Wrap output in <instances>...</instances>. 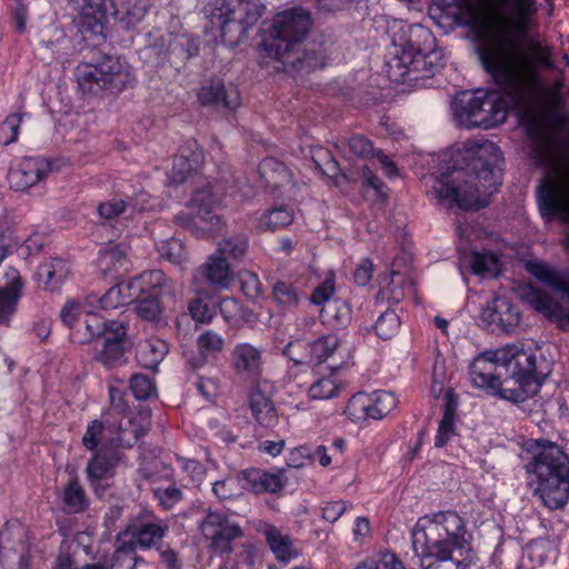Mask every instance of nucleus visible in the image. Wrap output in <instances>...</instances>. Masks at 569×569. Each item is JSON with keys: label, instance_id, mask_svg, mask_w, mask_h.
I'll list each match as a JSON object with an SVG mask.
<instances>
[{"label": "nucleus", "instance_id": "f257e3e1", "mask_svg": "<svg viewBox=\"0 0 569 569\" xmlns=\"http://www.w3.org/2000/svg\"><path fill=\"white\" fill-rule=\"evenodd\" d=\"M468 17L465 22L477 29L482 42L476 47L478 59L493 80L520 91L537 80L536 59L525 50L511 30L522 32L526 19L535 13V0H515L519 14L517 21L489 11L481 3L465 0Z\"/></svg>", "mask_w": 569, "mask_h": 569}, {"label": "nucleus", "instance_id": "f03ea898", "mask_svg": "<svg viewBox=\"0 0 569 569\" xmlns=\"http://www.w3.org/2000/svg\"><path fill=\"white\" fill-rule=\"evenodd\" d=\"M466 167L455 169L435 187L440 202L471 211L483 208L501 184L500 148L492 141L473 142L463 151Z\"/></svg>", "mask_w": 569, "mask_h": 569}, {"label": "nucleus", "instance_id": "7ed1b4c3", "mask_svg": "<svg viewBox=\"0 0 569 569\" xmlns=\"http://www.w3.org/2000/svg\"><path fill=\"white\" fill-rule=\"evenodd\" d=\"M466 526L456 511L420 517L411 531L412 549L422 569H465L455 550L467 547Z\"/></svg>", "mask_w": 569, "mask_h": 569}, {"label": "nucleus", "instance_id": "20e7f679", "mask_svg": "<svg viewBox=\"0 0 569 569\" xmlns=\"http://www.w3.org/2000/svg\"><path fill=\"white\" fill-rule=\"evenodd\" d=\"M263 9L259 0L210 1L203 7L204 29L219 36L224 44L236 47L262 17Z\"/></svg>", "mask_w": 569, "mask_h": 569}, {"label": "nucleus", "instance_id": "39448f33", "mask_svg": "<svg viewBox=\"0 0 569 569\" xmlns=\"http://www.w3.org/2000/svg\"><path fill=\"white\" fill-rule=\"evenodd\" d=\"M495 360L506 370L499 378L496 393L513 403H520L535 396L541 386L537 377L535 353L507 345L492 352Z\"/></svg>", "mask_w": 569, "mask_h": 569}, {"label": "nucleus", "instance_id": "423d86ee", "mask_svg": "<svg viewBox=\"0 0 569 569\" xmlns=\"http://www.w3.org/2000/svg\"><path fill=\"white\" fill-rule=\"evenodd\" d=\"M311 26L310 13L302 8L284 10L273 17L262 42L268 56L283 64L296 66L301 60V47Z\"/></svg>", "mask_w": 569, "mask_h": 569}, {"label": "nucleus", "instance_id": "0eeeda50", "mask_svg": "<svg viewBox=\"0 0 569 569\" xmlns=\"http://www.w3.org/2000/svg\"><path fill=\"white\" fill-rule=\"evenodd\" d=\"M541 216L551 220L569 221V154L556 158L537 191Z\"/></svg>", "mask_w": 569, "mask_h": 569}, {"label": "nucleus", "instance_id": "6e6552de", "mask_svg": "<svg viewBox=\"0 0 569 569\" xmlns=\"http://www.w3.org/2000/svg\"><path fill=\"white\" fill-rule=\"evenodd\" d=\"M389 64L391 69H397L393 76L403 80L406 77H410V80L430 78L441 67V54L436 50L423 53L409 43Z\"/></svg>", "mask_w": 569, "mask_h": 569}, {"label": "nucleus", "instance_id": "1a4fd4ad", "mask_svg": "<svg viewBox=\"0 0 569 569\" xmlns=\"http://www.w3.org/2000/svg\"><path fill=\"white\" fill-rule=\"evenodd\" d=\"M203 537L210 541V549L214 552L231 553L233 541L243 536L240 526L219 512L209 511L200 523Z\"/></svg>", "mask_w": 569, "mask_h": 569}, {"label": "nucleus", "instance_id": "9d476101", "mask_svg": "<svg viewBox=\"0 0 569 569\" xmlns=\"http://www.w3.org/2000/svg\"><path fill=\"white\" fill-rule=\"evenodd\" d=\"M100 348L96 347L93 358L108 369L126 362L124 352L128 345L127 328L122 322L111 320L109 328L100 338Z\"/></svg>", "mask_w": 569, "mask_h": 569}, {"label": "nucleus", "instance_id": "9b49d317", "mask_svg": "<svg viewBox=\"0 0 569 569\" xmlns=\"http://www.w3.org/2000/svg\"><path fill=\"white\" fill-rule=\"evenodd\" d=\"M481 320L491 331L515 333L521 323V312L517 305L505 297H495L482 308Z\"/></svg>", "mask_w": 569, "mask_h": 569}, {"label": "nucleus", "instance_id": "f8f14e48", "mask_svg": "<svg viewBox=\"0 0 569 569\" xmlns=\"http://www.w3.org/2000/svg\"><path fill=\"white\" fill-rule=\"evenodd\" d=\"M149 421L141 415H124L118 422L107 421L106 443L111 448H131L137 441L149 431Z\"/></svg>", "mask_w": 569, "mask_h": 569}, {"label": "nucleus", "instance_id": "ddd939ff", "mask_svg": "<svg viewBox=\"0 0 569 569\" xmlns=\"http://www.w3.org/2000/svg\"><path fill=\"white\" fill-rule=\"evenodd\" d=\"M52 171V163L44 157H24L8 174L9 183L16 191H26L44 180Z\"/></svg>", "mask_w": 569, "mask_h": 569}, {"label": "nucleus", "instance_id": "4468645a", "mask_svg": "<svg viewBox=\"0 0 569 569\" xmlns=\"http://www.w3.org/2000/svg\"><path fill=\"white\" fill-rule=\"evenodd\" d=\"M340 346V340L336 335H325L308 345L309 353L300 356L298 350L305 347L301 341L290 342L286 347V355L297 365L319 366L331 358Z\"/></svg>", "mask_w": 569, "mask_h": 569}, {"label": "nucleus", "instance_id": "2eb2a0df", "mask_svg": "<svg viewBox=\"0 0 569 569\" xmlns=\"http://www.w3.org/2000/svg\"><path fill=\"white\" fill-rule=\"evenodd\" d=\"M132 519L134 521L129 526L133 538L131 545L141 549H150L157 546L168 530V526L150 511H140Z\"/></svg>", "mask_w": 569, "mask_h": 569}, {"label": "nucleus", "instance_id": "dca6fc26", "mask_svg": "<svg viewBox=\"0 0 569 569\" xmlns=\"http://www.w3.org/2000/svg\"><path fill=\"white\" fill-rule=\"evenodd\" d=\"M528 471H533L537 478H546L555 475H563L569 471L568 456L557 445H548L536 455L527 466Z\"/></svg>", "mask_w": 569, "mask_h": 569}, {"label": "nucleus", "instance_id": "f3484780", "mask_svg": "<svg viewBox=\"0 0 569 569\" xmlns=\"http://www.w3.org/2000/svg\"><path fill=\"white\" fill-rule=\"evenodd\" d=\"M96 63L100 77L106 79V86L110 93L121 92L134 80L130 67L119 57L103 56Z\"/></svg>", "mask_w": 569, "mask_h": 569}, {"label": "nucleus", "instance_id": "a211bd4d", "mask_svg": "<svg viewBox=\"0 0 569 569\" xmlns=\"http://www.w3.org/2000/svg\"><path fill=\"white\" fill-rule=\"evenodd\" d=\"M537 492L549 509H561L569 500V471L539 478Z\"/></svg>", "mask_w": 569, "mask_h": 569}, {"label": "nucleus", "instance_id": "6ab92c4d", "mask_svg": "<svg viewBox=\"0 0 569 569\" xmlns=\"http://www.w3.org/2000/svg\"><path fill=\"white\" fill-rule=\"evenodd\" d=\"M231 366L237 375L256 379L262 367V352L248 342L238 343L231 351Z\"/></svg>", "mask_w": 569, "mask_h": 569}, {"label": "nucleus", "instance_id": "aec40b11", "mask_svg": "<svg viewBox=\"0 0 569 569\" xmlns=\"http://www.w3.org/2000/svg\"><path fill=\"white\" fill-rule=\"evenodd\" d=\"M198 99L202 104L233 110L240 104V96L236 88H227L220 80H210L202 84L198 92Z\"/></svg>", "mask_w": 569, "mask_h": 569}, {"label": "nucleus", "instance_id": "412c9836", "mask_svg": "<svg viewBox=\"0 0 569 569\" xmlns=\"http://www.w3.org/2000/svg\"><path fill=\"white\" fill-rule=\"evenodd\" d=\"M69 48L70 39L62 28L52 24L42 31L38 52L44 62L51 63L66 57Z\"/></svg>", "mask_w": 569, "mask_h": 569}, {"label": "nucleus", "instance_id": "4be33fe9", "mask_svg": "<svg viewBox=\"0 0 569 569\" xmlns=\"http://www.w3.org/2000/svg\"><path fill=\"white\" fill-rule=\"evenodd\" d=\"M493 351L487 352L473 360L470 366V378L478 388H488L496 391L502 369L495 360Z\"/></svg>", "mask_w": 569, "mask_h": 569}, {"label": "nucleus", "instance_id": "5701e85b", "mask_svg": "<svg viewBox=\"0 0 569 569\" xmlns=\"http://www.w3.org/2000/svg\"><path fill=\"white\" fill-rule=\"evenodd\" d=\"M478 113L480 120L477 121V127L489 129L506 120L508 104L499 92L486 91Z\"/></svg>", "mask_w": 569, "mask_h": 569}, {"label": "nucleus", "instance_id": "b1692460", "mask_svg": "<svg viewBox=\"0 0 569 569\" xmlns=\"http://www.w3.org/2000/svg\"><path fill=\"white\" fill-rule=\"evenodd\" d=\"M486 94L485 90L478 89L473 93L463 92L459 96L453 104V110L459 122L467 128L477 127V113L481 109L482 99Z\"/></svg>", "mask_w": 569, "mask_h": 569}, {"label": "nucleus", "instance_id": "393cba45", "mask_svg": "<svg viewBox=\"0 0 569 569\" xmlns=\"http://www.w3.org/2000/svg\"><path fill=\"white\" fill-rule=\"evenodd\" d=\"M78 89L83 94L100 96L108 92L106 79L100 77L96 62H80L74 70Z\"/></svg>", "mask_w": 569, "mask_h": 569}, {"label": "nucleus", "instance_id": "a878e982", "mask_svg": "<svg viewBox=\"0 0 569 569\" xmlns=\"http://www.w3.org/2000/svg\"><path fill=\"white\" fill-rule=\"evenodd\" d=\"M117 448H99L93 457L88 461L87 475L91 480H102L108 478L120 461V455Z\"/></svg>", "mask_w": 569, "mask_h": 569}, {"label": "nucleus", "instance_id": "bb28decb", "mask_svg": "<svg viewBox=\"0 0 569 569\" xmlns=\"http://www.w3.org/2000/svg\"><path fill=\"white\" fill-rule=\"evenodd\" d=\"M263 535L277 560L288 562L299 556L289 535L283 533L274 526L267 525L263 529Z\"/></svg>", "mask_w": 569, "mask_h": 569}, {"label": "nucleus", "instance_id": "cd10ccee", "mask_svg": "<svg viewBox=\"0 0 569 569\" xmlns=\"http://www.w3.org/2000/svg\"><path fill=\"white\" fill-rule=\"evenodd\" d=\"M249 407L257 422L263 427L272 428L278 422V413L272 400L259 388L249 393Z\"/></svg>", "mask_w": 569, "mask_h": 569}, {"label": "nucleus", "instance_id": "c85d7f7f", "mask_svg": "<svg viewBox=\"0 0 569 569\" xmlns=\"http://www.w3.org/2000/svg\"><path fill=\"white\" fill-rule=\"evenodd\" d=\"M202 271L208 282L218 289H227L233 280V272L227 261V257L213 253L202 266Z\"/></svg>", "mask_w": 569, "mask_h": 569}, {"label": "nucleus", "instance_id": "c756f323", "mask_svg": "<svg viewBox=\"0 0 569 569\" xmlns=\"http://www.w3.org/2000/svg\"><path fill=\"white\" fill-rule=\"evenodd\" d=\"M109 328V321H104L98 313L89 311L83 315L80 323H77L71 339L77 343H87L94 338H101Z\"/></svg>", "mask_w": 569, "mask_h": 569}, {"label": "nucleus", "instance_id": "7c9ffc66", "mask_svg": "<svg viewBox=\"0 0 569 569\" xmlns=\"http://www.w3.org/2000/svg\"><path fill=\"white\" fill-rule=\"evenodd\" d=\"M258 171L264 183L273 189L291 183L292 174L290 170L276 158L263 159L259 163Z\"/></svg>", "mask_w": 569, "mask_h": 569}, {"label": "nucleus", "instance_id": "2f4dec72", "mask_svg": "<svg viewBox=\"0 0 569 569\" xmlns=\"http://www.w3.org/2000/svg\"><path fill=\"white\" fill-rule=\"evenodd\" d=\"M68 274L69 266L62 259H50L42 262L37 272L39 282L50 290L59 288Z\"/></svg>", "mask_w": 569, "mask_h": 569}, {"label": "nucleus", "instance_id": "473e14b6", "mask_svg": "<svg viewBox=\"0 0 569 569\" xmlns=\"http://www.w3.org/2000/svg\"><path fill=\"white\" fill-rule=\"evenodd\" d=\"M221 201L220 193L217 191V186L208 183L193 192L190 200V206L193 211V216L200 217V222L203 221L202 212L210 214L211 210L217 208Z\"/></svg>", "mask_w": 569, "mask_h": 569}, {"label": "nucleus", "instance_id": "72a5a7b5", "mask_svg": "<svg viewBox=\"0 0 569 569\" xmlns=\"http://www.w3.org/2000/svg\"><path fill=\"white\" fill-rule=\"evenodd\" d=\"M320 318L327 326L343 328L350 322L351 310L345 300L333 299L321 308Z\"/></svg>", "mask_w": 569, "mask_h": 569}, {"label": "nucleus", "instance_id": "f704fd0d", "mask_svg": "<svg viewBox=\"0 0 569 569\" xmlns=\"http://www.w3.org/2000/svg\"><path fill=\"white\" fill-rule=\"evenodd\" d=\"M132 283L137 286V290L147 292L151 290H160L161 292L173 295L176 288L169 284L168 278L161 270H148L132 279Z\"/></svg>", "mask_w": 569, "mask_h": 569}, {"label": "nucleus", "instance_id": "c9c22d12", "mask_svg": "<svg viewBox=\"0 0 569 569\" xmlns=\"http://www.w3.org/2000/svg\"><path fill=\"white\" fill-rule=\"evenodd\" d=\"M147 13L144 0H121L117 6L114 19L119 21L123 29H130L139 23Z\"/></svg>", "mask_w": 569, "mask_h": 569}, {"label": "nucleus", "instance_id": "e433bc0d", "mask_svg": "<svg viewBox=\"0 0 569 569\" xmlns=\"http://www.w3.org/2000/svg\"><path fill=\"white\" fill-rule=\"evenodd\" d=\"M99 267L104 274L127 270L128 263L126 248L121 244H110L100 251Z\"/></svg>", "mask_w": 569, "mask_h": 569}, {"label": "nucleus", "instance_id": "4c0bfd02", "mask_svg": "<svg viewBox=\"0 0 569 569\" xmlns=\"http://www.w3.org/2000/svg\"><path fill=\"white\" fill-rule=\"evenodd\" d=\"M467 259L472 272L477 276L495 278L499 274V259L491 251H473Z\"/></svg>", "mask_w": 569, "mask_h": 569}, {"label": "nucleus", "instance_id": "58836bf2", "mask_svg": "<svg viewBox=\"0 0 569 569\" xmlns=\"http://www.w3.org/2000/svg\"><path fill=\"white\" fill-rule=\"evenodd\" d=\"M521 299L536 311L550 316L556 307L553 298L545 290L526 287L520 292Z\"/></svg>", "mask_w": 569, "mask_h": 569}, {"label": "nucleus", "instance_id": "ea45409f", "mask_svg": "<svg viewBox=\"0 0 569 569\" xmlns=\"http://www.w3.org/2000/svg\"><path fill=\"white\" fill-rule=\"evenodd\" d=\"M396 406L397 399L392 392L379 391L375 393L371 403L363 406V411L368 418L379 420L390 413Z\"/></svg>", "mask_w": 569, "mask_h": 569}, {"label": "nucleus", "instance_id": "a19ab883", "mask_svg": "<svg viewBox=\"0 0 569 569\" xmlns=\"http://www.w3.org/2000/svg\"><path fill=\"white\" fill-rule=\"evenodd\" d=\"M166 352L167 345L164 341H144L139 345L137 357L143 367L153 369L161 362Z\"/></svg>", "mask_w": 569, "mask_h": 569}, {"label": "nucleus", "instance_id": "79ce46f5", "mask_svg": "<svg viewBox=\"0 0 569 569\" xmlns=\"http://www.w3.org/2000/svg\"><path fill=\"white\" fill-rule=\"evenodd\" d=\"M345 153L356 156L358 158L368 159L375 156L373 144L363 136H352L342 138L337 144Z\"/></svg>", "mask_w": 569, "mask_h": 569}, {"label": "nucleus", "instance_id": "37998d69", "mask_svg": "<svg viewBox=\"0 0 569 569\" xmlns=\"http://www.w3.org/2000/svg\"><path fill=\"white\" fill-rule=\"evenodd\" d=\"M109 437L107 426L100 420H92L82 437V445L86 449L93 451L100 448L110 447L106 443V438Z\"/></svg>", "mask_w": 569, "mask_h": 569}, {"label": "nucleus", "instance_id": "c03bdc74", "mask_svg": "<svg viewBox=\"0 0 569 569\" xmlns=\"http://www.w3.org/2000/svg\"><path fill=\"white\" fill-rule=\"evenodd\" d=\"M336 367H330V373H333ZM339 391L340 385L332 378V375L318 379L308 390L310 398L318 400L335 398L338 396Z\"/></svg>", "mask_w": 569, "mask_h": 569}, {"label": "nucleus", "instance_id": "a18cd8bd", "mask_svg": "<svg viewBox=\"0 0 569 569\" xmlns=\"http://www.w3.org/2000/svg\"><path fill=\"white\" fill-rule=\"evenodd\" d=\"M293 220L292 213L286 207H276L262 214L259 220L260 228L264 230H277L289 226Z\"/></svg>", "mask_w": 569, "mask_h": 569}, {"label": "nucleus", "instance_id": "49530a36", "mask_svg": "<svg viewBox=\"0 0 569 569\" xmlns=\"http://www.w3.org/2000/svg\"><path fill=\"white\" fill-rule=\"evenodd\" d=\"M248 247V240L243 234H236L233 237L224 238L218 243L216 253L226 257L229 256L233 259H240L244 256Z\"/></svg>", "mask_w": 569, "mask_h": 569}, {"label": "nucleus", "instance_id": "de8ad7c7", "mask_svg": "<svg viewBox=\"0 0 569 569\" xmlns=\"http://www.w3.org/2000/svg\"><path fill=\"white\" fill-rule=\"evenodd\" d=\"M63 501L73 512L82 511L86 508V493L77 478L70 479L64 488Z\"/></svg>", "mask_w": 569, "mask_h": 569}, {"label": "nucleus", "instance_id": "09e8293b", "mask_svg": "<svg viewBox=\"0 0 569 569\" xmlns=\"http://www.w3.org/2000/svg\"><path fill=\"white\" fill-rule=\"evenodd\" d=\"M400 318L393 310H387L380 315L376 322V332L383 339H391L400 328Z\"/></svg>", "mask_w": 569, "mask_h": 569}, {"label": "nucleus", "instance_id": "8fccbe9b", "mask_svg": "<svg viewBox=\"0 0 569 569\" xmlns=\"http://www.w3.org/2000/svg\"><path fill=\"white\" fill-rule=\"evenodd\" d=\"M136 312L146 321L158 322L161 319L162 307L157 297L148 296L137 301Z\"/></svg>", "mask_w": 569, "mask_h": 569}, {"label": "nucleus", "instance_id": "3c124183", "mask_svg": "<svg viewBox=\"0 0 569 569\" xmlns=\"http://www.w3.org/2000/svg\"><path fill=\"white\" fill-rule=\"evenodd\" d=\"M455 432V407L450 401L447 402L442 419L440 420L436 446L443 447Z\"/></svg>", "mask_w": 569, "mask_h": 569}, {"label": "nucleus", "instance_id": "603ef678", "mask_svg": "<svg viewBox=\"0 0 569 569\" xmlns=\"http://www.w3.org/2000/svg\"><path fill=\"white\" fill-rule=\"evenodd\" d=\"M202 216H204V218H202L203 221L201 222L200 217L193 216L191 219V227L199 237H212L221 227V218L213 213V210H211L210 214H204L202 212Z\"/></svg>", "mask_w": 569, "mask_h": 569}, {"label": "nucleus", "instance_id": "864d4df0", "mask_svg": "<svg viewBox=\"0 0 569 569\" xmlns=\"http://www.w3.org/2000/svg\"><path fill=\"white\" fill-rule=\"evenodd\" d=\"M272 292L277 302L287 308L296 307L300 300L297 288L284 281H277Z\"/></svg>", "mask_w": 569, "mask_h": 569}, {"label": "nucleus", "instance_id": "5fc2aeb1", "mask_svg": "<svg viewBox=\"0 0 569 569\" xmlns=\"http://www.w3.org/2000/svg\"><path fill=\"white\" fill-rule=\"evenodd\" d=\"M158 251L161 257L176 264H180L186 260L183 243L176 238L161 241L158 246Z\"/></svg>", "mask_w": 569, "mask_h": 569}, {"label": "nucleus", "instance_id": "6e6d98bb", "mask_svg": "<svg viewBox=\"0 0 569 569\" xmlns=\"http://www.w3.org/2000/svg\"><path fill=\"white\" fill-rule=\"evenodd\" d=\"M87 312H89V310H86L82 303L71 300L62 307L60 318L61 321L71 330V333H73V329L77 323H80L81 319H83V315Z\"/></svg>", "mask_w": 569, "mask_h": 569}, {"label": "nucleus", "instance_id": "4d7b16f0", "mask_svg": "<svg viewBox=\"0 0 569 569\" xmlns=\"http://www.w3.org/2000/svg\"><path fill=\"white\" fill-rule=\"evenodd\" d=\"M138 557L131 543L118 548L111 559L110 569H134Z\"/></svg>", "mask_w": 569, "mask_h": 569}, {"label": "nucleus", "instance_id": "13d9d810", "mask_svg": "<svg viewBox=\"0 0 569 569\" xmlns=\"http://www.w3.org/2000/svg\"><path fill=\"white\" fill-rule=\"evenodd\" d=\"M130 390L136 399L147 400L156 393V386L148 376L137 373L130 378Z\"/></svg>", "mask_w": 569, "mask_h": 569}, {"label": "nucleus", "instance_id": "bf43d9fd", "mask_svg": "<svg viewBox=\"0 0 569 569\" xmlns=\"http://www.w3.org/2000/svg\"><path fill=\"white\" fill-rule=\"evenodd\" d=\"M197 346L209 357L218 355L224 347V339L221 335L206 330L197 338Z\"/></svg>", "mask_w": 569, "mask_h": 569}, {"label": "nucleus", "instance_id": "052dcab7", "mask_svg": "<svg viewBox=\"0 0 569 569\" xmlns=\"http://www.w3.org/2000/svg\"><path fill=\"white\" fill-rule=\"evenodd\" d=\"M23 113L9 114L0 124V142L8 146L18 139Z\"/></svg>", "mask_w": 569, "mask_h": 569}, {"label": "nucleus", "instance_id": "680f3d73", "mask_svg": "<svg viewBox=\"0 0 569 569\" xmlns=\"http://www.w3.org/2000/svg\"><path fill=\"white\" fill-rule=\"evenodd\" d=\"M198 168L188 162L184 156H176L169 172V182L171 184H180Z\"/></svg>", "mask_w": 569, "mask_h": 569}, {"label": "nucleus", "instance_id": "e2e57ef3", "mask_svg": "<svg viewBox=\"0 0 569 569\" xmlns=\"http://www.w3.org/2000/svg\"><path fill=\"white\" fill-rule=\"evenodd\" d=\"M108 18L97 13L90 8L83 7L80 13L79 27L81 31H91L93 33L102 30L103 22Z\"/></svg>", "mask_w": 569, "mask_h": 569}, {"label": "nucleus", "instance_id": "0e129e2a", "mask_svg": "<svg viewBox=\"0 0 569 569\" xmlns=\"http://www.w3.org/2000/svg\"><path fill=\"white\" fill-rule=\"evenodd\" d=\"M240 287L251 300L259 298L262 293L261 282L258 276L251 271L240 272Z\"/></svg>", "mask_w": 569, "mask_h": 569}, {"label": "nucleus", "instance_id": "69168bd1", "mask_svg": "<svg viewBox=\"0 0 569 569\" xmlns=\"http://www.w3.org/2000/svg\"><path fill=\"white\" fill-rule=\"evenodd\" d=\"M261 472V469H248L242 471L238 477L241 488L253 493H262Z\"/></svg>", "mask_w": 569, "mask_h": 569}, {"label": "nucleus", "instance_id": "338daca9", "mask_svg": "<svg viewBox=\"0 0 569 569\" xmlns=\"http://www.w3.org/2000/svg\"><path fill=\"white\" fill-rule=\"evenodd\" d=\"M188 310L191 318L196 322L207 323L213 317V310L209 305L201 298L192 299L188 305Z\"/></svg>", "mask_w": 569, "mask_h": 569}, {"label": "nucleus", "instance_id": "774afa93", "mask_svg": "<svg viewBox=\"0 0 569 569\" xmlns=\"http://www.w3.org/2000/svg\"><path fill=\"white\" fill-rule=\"evenodd\" d=\"M356 569H407L403 562L393 553L388 550L380 553L379 560L376 565H359Z\"/></svg>", "mask_w": 569, "mask_h": 569}]
</instances>
